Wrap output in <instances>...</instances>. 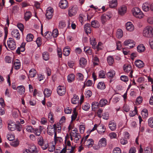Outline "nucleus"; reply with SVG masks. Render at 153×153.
I'll use <instances>...</instances> for the list:
<instances>
[{"mask_svg":"<svg viewBox=\"0 0 153 153\" xmlns=\"http://www.w3.org/2000/svg\"><path fill=\"white\" fill-rule=\"evenodd\" d=\"M11 34L13 37L16 38L17 39H20V35L18 30L17 29L13 30L11 32Z\"/></svg>","mask_w":153,"mask_h":153,"instance_id":"obj_12","label":"nucleus"},{"mask_svg":"<svg viewBox=\"0 0 153 153\" xmlns=\"http://www.w3.org/2000/svg\"><path fill=\"white\" fill-rule=\"evenodd\" d=\"M91 26L89 23H87L84 25V29L85 33L87 34L91 33Z\"/></svg>","mask_w":153,"mask_h":153,"instance_id":"obj_16","label":"nucleus"},{"mask_svg":"<svg viewBox=\"0 0 153 153\" xmlns=\"http://www.w3.org/2000/svg\"><path fill=\"white\" fill-rule=\"evenodd\" d=\"M117 5V0H110L109 1V5L111 8L116 7Z\"/></svg>","mask_w":153,"mask_h":153,"instance_id":"obj_26","label":"nucleus"},{"mask_svg":"<svg viewBox=\"0 0 153 153\" xmlns=\"http://www.w3.org/2000/svg\"><path fill=\"white\" fill-rule=\"evenodd\" d=\"M39 146L41 147L43 150L46 149L49 146L48 143L44 141L42 143V145H40Z\"/></svg>","mask_w":153,"mask_h":153,"instance_id":"obj_44","label":"nucleus"},{"mask_svg":"<svg viewBox=\"0 0 153 153\" xmlns=\"http://www.w3.org/2000/svg\"><path fill=\"white\" fill-rule=\"evenodd\" d=\"M135 42L131 39H128L126 40L124 42V44L126 46H128L130 48H133L135 45Z\"/></svg>","mask_w":153,"mask_h":153,"instance_id":"obj_9","label":"nucleus"},{"mask_svg":"<svg viewBox=\"0 0 153 153\" xmlns=\"http://www.w3.org/2000/svg\"><path fill=\"white\" fill-rule=\"evenodd\" d=\"M116 124L115 123L110 121L109 123V127L110 129L112 131H114L116 128Z\"/></svg>","mask_w":153,"mask_h":153,"instance_id":"obj_29","label":"nucleus"},{"mask_svg":"<svg viewBox=\"0 0 153 153\" xmlns=\"http://www.w3.org/2000/svg\"><path fill=\"white\" fill-rule=\"evenodd\" d=\"M53 116V115L52 113L50 112L49 113L48 115V119L50 122L51 123H53L54 121Z\"/></svg>","mask_w":153,"mask_h":153,"instance_id":"obj_43","label":"nucleus"},{"mask_svg":"<svg viewBox=\"0 0 153 153\" xmlns=\"http://www.w3.org/2000/svg\"><path fill=\"white\" fill-rule=\"evenodd\" d=\"M43 58L45 61H47L49 59V55L47 52H44L42 54Z\"/></svg>","mask_w":153,"mask_h":153,"instance_id":"obj_41","label":"nucleus"},{"mask_svg":"<svg viewBox=\"0 0 153 153\" xmlns=\"http://www.w3.org/2000/svg\"><path fill=\"white\" fill-rule=\"evenodd\" d=\"M126 30L129 31H133L134 27L132 23L131 22H128L126 25Z\"/></svg>","mask_w":153,"mask_h":153,"instance_id":"obj_17","label":"nucleus"},{"mask_svg":"<svg viewBox=\"0 0 153 153\" xmlns=\"http://www.w3.org/2000/svg\"><path fill=\"white\" fill-rule=\"evenodd\" d=\"M101 20L102 23L104 25L105 24L107 20L109 19L107 18L105 14H104L102 15L101 16Z\"/></svg>","mask_w":153,"mask_h":153,"instance_id":"obj_40","label":"nucleus"},{"mask_svg":"<svg viewBox=\"0 0 153 153\" xmlns=\"http://www.w3.org/2000/svg\"><path fill=\"white\" fill-rule=\"evenodd\" d=\"M71 49L68 46H66L64 48L63 51V54L65 56H68L70 53Z\"/></svg>","mask_w":153,"mask_h":153,"instance_id":"obj_24","label":"nucleus"},{"mask_svg":"<svg viewBox=\"0 0 153 153\" xmlns=\"http://www.w3.org/2000/svg\"><path fill=\"white\" fill-rule=\"evenodd\" d=\"M133 14L135 17L141 19L144 16V15L141 11L140 9L137 7H135L133 8L132 10Z\"/></svg>","mask_w":153,"mask_h":153,"instance_id":"obj_2","label":"nucleus"},{"mask_svg":"<svg viewBox=\"0 0 153 153\" xmlns=\"http://www.w3.org/2000/svg\"><path fill=\"white\" fill-rule=\"evenodd\" d=\"M8 129L11 131H13L15 130L16 127L15 123L10 120L8 123Z\"/></svg>","mask_w":153,"mask_h":153,"instance_id":"obj_13","label":"nucleus"},{"mask_svg":"<svg viewBox=\"0 0 153 153\" xmlns=\"http://www.w3.org/2000/svg\"><path fill=\"white\" fill-rule=\"evenodd\" d=\"M78 133L77 129L76 128H75L74 130H71V133H70V136H75L76 135L79 134Z\"/></svg>","mask_w":153,"mask_h":153,"instance_id":"obj_50","label":"nucleus"},{"mask_svg":"<svg viewBox=\"0 0 153 153\" xmlns=\"http://www.w3.org/2000/svg\"><path fill=\"white\" fill-rule=\"evenodd\" d=\"M37 72L34 68L31 69L29 71V76L30 77H34L36 75Z\"/></svg>","mask_w":153,"mask_h":153,"instance_id":"obj_32","label":"nucleus"},{"mask_svg":"<svg viewBox=\"0 0 153 153\" xmlns=\"http://www.w3.org/2000/svg\"><path fill=\"white\" fill-rule=\"evenodd\" d=\"M137 108L135 107L134 110L133 111H130L129 113V116L130 117H133L137 113Z\"/></svg>","mask_w":153,"mask_h":153,"instance_id":"obj_54","label":"nucleus"},{"mask_svg":"<svg viewBox=\"0 0 153 153\" xmlns=\"http://www.w3.org/2000/svg\"><path fill=\"white\" fill-rule=\"evenodd\" d=\"M142 8L144 11H148L149 10V4L147 2L143 3L142 5Z\"/></svg>","mask_w":153,"mask_h":153,"instance_id":"obj_31","label":"nucleus"},{"mask_svg":"<svg viewBox=\"0 0 153 153\" xmlns=\"http://www.w3.org/2000/svg\"><path fill=\"white\" fill-rule=\"evenodd\" d=\"M59 34L58 30L56 29H54L52 32V35L54 38H56Z\"/></svg>","mask_w":153,"mask_h":153,"instance_id":"obj_61","label":"nucleus"},{"mask_svg":"<svg viewBox=\"0 0 153 153\" xmlns=\"http://www.w3.org/2000/svg\"><path fill=\"white\" fill-rule=\"evenodd\" d=\"M32 14L29 11H26L25 14L24 18L26 21H28L31 17Z\"/></svg>","mask_w":153,"mask_h":153,"instance_id":"obj_42","label":"nucleus"},{"mask_svg":"<svg viewBox=\"0 0 153 153\" xmlns=\"http://www.w3.org/2000/svg\"><path fill=\"white\" fill-rule=\"evenodd\" d=\"M73 137H74V142L76 143L81 138V136L79 133L75 136H74Z\"/></svg>","mask_w":153,"mask_h":153,"instance_id":"obj_63","label":"nucleus"},{"mask_svg":"<svg viewBox=\"0 0 153 153\" xmlns=\"http://www.w3.org/2000/svg\"><path fill=\"white\" fill-rule=\"evenodd\" d=\"M59 5L61 8L65 9L68 7V3L66 0H62L59 3Z\"/></svg>","mask_w":153,"mask_h":153,"instance_id":"obj_14","label":"nucleus"},{"mask_svg":"<svg viewBox=\"0 0 153 153\" xmlns=\"http://www.w3.org/2000/svg\"><path fill=\"white\" fill-rule=\"evenodd\" d=\"M19 113H20L19 110L16 109V110H14L13 113V116L14 118L18 117L19 116Z\"/></svg>","mask_w":153,"mask_h":153,"instance_id":"obj_55","label":"nucleus"},{"mask_svg":"<svg viewBox=\"0 0 153 153\" xmlns=\"http://www.w3.org/2000/svg\"><path fill=\"white\" fill-rule=\"evenodd\" d=\"M127 7L124 5H122L118 8V13L121 16L124 15L126 12Z\"/></svg>","mask_w":153,"mask_h":153,"instance_id":"obj_11","label":"nucleus"},{"mask_svg":"<svg viewBox=\"0 0 153 153\" xmlns=\"http://www.w3.org/2000/svg\"><path fill=\"white\" fill-rule=\"evenodd\" d=\"M94 140L92 139H88L85 141V145L88 147H91L94 144Z\"/></svg>","mask_w":153,"mask_h":153,"instance_id":"obj_22","label":"nucleus"},{"mask_svg":"<svg viewBox=\"0 0 153 153\" xmlns=\"http://www.w3.org/2000/svg\"><path fill=\"white\" fill-rule=\"evenodd\" d=\"M78 10V7L76 5H74L69 8L68 14L69 16L71 17L75 15Z\"/></svg>","mask_w":153,"mask_h":153,"instance_id":"obj_4","label":"nucleus"},{"mask_svg":"<svg viewBox=\"0 0 153 153\" xmlns=\"http://www.w3.org/2000/svg\"><path fill=\"white\" fill-rule=\"evenodd\" d=\"M19 144V141L18 140H15L10 143V145L13 147H16Z\"/></svg>","mask_w":153,"mask_h":153,"instance_id":"obj_56","label":"nucleus"},{"mask_svg":"<svg viewBox=\"0 0 153 153\" xmlns=\"http://www.w3.org/2000/svg\"><path fill=\"white\" fill-rule=\"evenodd\" d=\"M137 49L138 52L141 53L145 51V48L143 44H141L138 45L137 47Z\"/></svg>","mask_w":153,"mask_h":153,"instance_id":"obj_37","label":"nucleus"},{"mask_svg":"<svg viewBox=\"0 0 153 153\" xmlns=\"http://www.w3.org/2000/svg\"><path fill=\"white\" fill-rule=\"evenodd\" d=\"M107 145V140L105 138L103 137L99 140L98 145L100 147H104Z\"/></svg>","mask_w":153,"mask_h":153,"instance_id":"obj_15","label":"nucleus"},{"mask_svg":"<svg viewBox=\"0 0 153 153\" xmlns=\"http://www.w3.org/2000/svg\"><path fill=\"white\" fill-rule=\"evenodd\" d=\"M57 91L58 94L61 96L64 95L66 92V89L65 87L59 86L57 88Z\"/></svg>","mask_w":153,"mask_h":153,"instance_id":"obj_8","label":"nucleus"},{"mask_svg":"<svg viewBox=\"0 0 153 153\" xmlns=\"http://www.w3.org/2000/svg\"><path fill=\"white\" fill-rule=\"evenodd\" d=\"M105 74V72L104 71H100L99 72L98 77L100 78H105L106 77Z\"/></svg>","mask_w":153,"mask_h":153,"instance_id":"obj_48","label":"nucleus"},{"mask_svg":"<svg viewBox=\"0 0 153 153\" xmlns=\"http://www.w3.org/2000/svg\"><path fill=\"white\" fill-rule=\"evenodd\" d=\"M90 108V105L88 103L85 102L82 105V108L85 111H88Z\"/></svg>","mask_w":153,"mask_h":153,"instance_id":"obj_45","label":"nucleus"},{"mask_svg":"<svg viewBox=\"0 0 153 153\" xmlns=\"http://www.w3.org/2000/svg\"><path fill=\"white\" fill-rule=\"evenodd\" d=\"M143 34L144 36L151 38L153 36V28L150 26H147L143 30Z\"/></svg>","mask_w":153,"mask_h":153,"instance_id":"obj_1","label":"nucleus"},{"mask_svg":"<svg viewBox=\"0 0 153 153\" xmlns=\"http://www.w3.org/2000/svg\"><path fill=\"white\" fill-rule=\"evenodd\" d=\"M18 92L20 94H24L25 91V88L24 87L23 85L18 86L17 88Z\"/></svg>","mask_w":153,"mask_h":153,"instance_id":"obj_33","label":"nucleus"},{"mask_svg":"<svg viewBox=\"0 0 153 153\" xmlns=\"http://www.w3.org/2000/svg\"><path fill=\"white\" fill-rule=\"evenodd\" d=\"M107 62L108 64L111 65L114 62V57L112 56H109L107 58Z\"/></svg>","mask_w":153,"mask_h":153,"instance_id":"obj_39","label":"nucleus"},{"mask_svg":"<svg viewBox=\"0 0 153 153\" xmlns=\"http://www.w3.org/2000/svg\"><path fill=\"white\" fill-rule=\"evenodd\" d=\"M99 106V103L97 102H93L92 103L91 107L92 109L97 108Z\"/></svg>","mask_w":153,"mask_h":153,"instance_id":"obj_53","label":"nucleus"},{"mask_svg":"<svg viewBox=\"0 0 153 153\" xmlns=\"http://www.w3.org/2000/svg\"><path fill=\"white\" fill-rule=\"evenodd\" d=\"M86 16L83 14H80L79 15V19L80 22L82 24L84 19H85Z\"/></svg>","mask_w":153,"mask_h":153,"instance_id":"obj_58","label":"nucleus"},{"mask_svg":"<svg viewBox=\"0 0 153 153\" xmlns=\"http://www.w3.org/2000/svg\"><path fill=\"white\" fill-rule=\"evenodd\" d=\"M148 124L149 126L151 128H153V118L151 117L148 120Z\"/></svg>","mask_w":153,"mask_h":153,"instance_id":"obj_60","label":"nucleus"},{"mask_svg":"<svg viewBox=\"0 0 153 153\" xmlns=\"http://www.w3.org/2000/svg\"><path fill=\"white\" fill-rule=\"evenodd\" d=\"M91 27L94 28H98L99 27V24L98 22L97 21H93L91 22Z\"/></svg>","mask_w":153,"mask_h":153,"instance_id":"obj_51","label":"nucleus"},{"mask_svg":"<svg viewBox=\"0 0 153 153\" xmlns=\"http://www.w3.org/2000/svg\"><path fill=\"white\" fill-rule=\"evenodd\" d=\"M41 132L39 130L38 128H36L34 129L33 132L34 133L36 136H38L39 137V136H41L40 135Z\"/></svg>","mask_w":153,"mask_h":153,"instance_id":"obj_57","label":"nucleus"},{"mask_svg":"<svg viewBox=\"0 0 153 153\" xmlns=\"http://www.w3.org/2000/svg\"><path fill=\"white\" fill-rule=\"evenodd\" d=\"M131 66L130 65H125L123 67V70L125 72L128 73L130 72L129 76L131 77H133V71L131 70Z\"/></svg>","mask_w":153,"mask_h":153,"instance_id":"obj_6","label":"nucleus"},{"mask_svg":"<svg viewBox=\"0 0 153 153\" xmlns=\"http://www.w3.org/2000/svg\"><path fill=\"white\" fill-rule=\"evenodd\" d=\"M106 127L103 124H99L97 129L98 133L100 135H103L106 132Z\"/></svg>","mask_w":153,"mask_h":153,"instance_id":"obj_7","label":"nucleus"},{"mask_svg":"<svg viewBox=\"0 0 153 153\" xmlns=\"http://www.w3.org/2000/svg\"><path fill=\"white\" fill-rule=\"evenodd\" d=\"M74 79L75 76L73 74L69 75L68 76V81L69 82H71L74 80Z\"/></svg>","mask_w":153,"mask_h":153,"instance_id":"obj_52","label":"nucleus"},{"mask_svg":"<svg viewBox=\"0 0 153 153\" xmlns=\"http://www.w3.org/2000/svg\"><path fill=\"white\" fill-rule=\"evenodd\" d=\"M21 66V63L19 60L17 59L14 63V67L15 69L18 70L20 69Z\"/></svg>","mask_w":153,"mask_h":153,"instance_id":"obj_28","label":"nucleus"},{"mask_svg":"<svg viewBox=\"0 0 153 153\" xmlns=\"http://www.w3.org/2000/svg\"><path fill=\"white\" fill-rule=\"evenodd\" d=\"M84 50L87 54L91 55L92 53V50L91 47L89 46L85 47Z\"/></svg>","mask_w":153,"mask_h":153,"instance_id":"obj_30","label":"nucleus"},{"mask_svg":"<svg viewBox=\"0 0 153 153\" xmlns=\"http://www.w3.org/2000/svg\"><path fill=\"white\" fill-rule=\"evenodd\" d=\"M123 32L121 29H118L116 33V36L119 38H121L123 36Z\"/></svg>","mask_w":153,"mask_h":153,"instance_id":"obj_46","label":"nucleus"},{"mask_svg":"<svg viewBox=\"0 0 153 153\" xmlns=\"http://www.w3.org/2000/svg\"><path fill=\"white\" fill-rule=\"evenodd\" d=\"M79 65L82 68L84 67L87 64V60L84 57H82L80 59Z\"/></svg>","mask_w":153,"mask_h":153,"instance_id":"obj_21","label":"nucleus"},{"mask_svg":"<svg viewBox=\"0 0 153 153\" xmlns=\"http://www.w3.org/2000/svg\"><path fill=\"white\" fill-rule=\"evenodd\" d=\"M77 115L78 113L76 111V109L75 108H74L73 110L72 114L71 116V121H73L76 119Z\"/></svg>","mask_w":153,"mask_h":153,"instance_id":"obj_34","label":"nucleus"},{"mask_svg":"<svg viewBox=\"0 0 153 153\" xmlns=\"http://www.w3.org/2000/svg\"><path fill=\"white\" fill-rule=\"evenodd\" d=\"M34 36L31 33L28 34L26 37V40L27 42H31L33 40Z\"/></svg>","mask_w":153,"mask_h":153,"instance_id":"obj_47","label":"nucleus"},{"mask_svg":"<svg viewBox=\"0 0 153 153\" xmlns=\"http://www.w3.org/2000/svg\"><path fill=\"white\" fill-rule=\"evenodd\" d=\"M134 64L136 66L139 68L143 67L144 66V64L142 61L137 59L134 62Z\"/></svg>","mask_w":153,"mask_h":153,"instance_id":"obj_18","label":"nucleus"},{"mask_svg":"<svg viewBox=\"0 0 153 153\" xmlns=\"http://www.w3.org/2000/svg\"><path fill=\"white\" fill-rule=\"evenodd\" d=\"M43 93L45 97H48L51 95L52 92L50 89L48 88H45L44 90Z\"/></svg>","mask_w":153,"mask_h":153,"instance_id":"obj_35","label":"nucleus"},{"mask_svg":"<svg viewBox=\"0 0 153 153\" xmlns=\"http://www.w3.org/2000/svg\"><path fill=\"white\" fill-rule=\"evenodd\" d=\"M141 114L143 117L144 118H147L148 116V111L146 108H144L142 110Z\"/></svg>","mask_w":153,"mask_h":153,"instance_id":"obj_38","label":"nucleus"},{"mask_svg":"<svg viewBox=\"0 0 153 153\" xmlns=\"http://www.w3.org/2000/svg\"><path fill=\"white\" fill-rule=\"evenodd\" d=\"M79 102V97L76 95H74L71 99V103L74 104H77Z\"/></svg>","mask_w":153,"mask_h":153,"instance_id":"obj_27","label":"nucleus"},{"mask_svg":"<svg viewBox=\"0 0 153 153\" xmlns=\"http://www.w3.org/2000/svg\"><path fill=\"white\" fill-rule=\"evenodd\" d=\"M115 75V71L111 70L106 74V76L109 79H112Z\"/></svg>","mask_w":153,"mask_h":153,"instance_id":"obj_23","label":"nucleus"},{"mask_svg":"<svg viewBox=\"0 0 153 153\" xmlns=\"http://www.w3.org/2000/svg\"><path fill=\"white\" fill-rule=\"evenodd\" d=\"M54 141L55 144L56 143H61L63 142L62 138L61 137L57 136V134L54 135Z\"/></svg>","mask_w":153,"mask_h":153,"instance_id":"obj_20","label":"nucleus"},{"mask_svg":"<svg viewBox=\"0 0 153 153\" xmlns=\"http://www.w3.org/2000/svg\"><path fill=\"white\" fill-rule=\"evenodd\" d=\"M25 48L23 47H18L17 50H16V53L18 54H20V52H23L25 50Z\"/></svg>","mask_w":153,"mask_h":153,"instance_id":"obj_62","label":"nucleus"},{"mask_svg":"<svg viewBox=\"0 0 153 153\" xmlns=\"http://www.w3.org/2000/svg\"><path fill=\"white\" fill-rule=\"evenodd\" d=\"M108 103V101L106 99H102L100 101L99 106L100 107H103V106L106 105Z\"/></svg>","mask_w":153,"mask_h":153,"instance_id":"obj_36","label":"nucleus"},{"mask_svg":"<svg viewBox=\"0 0 153 153\" xmlns=\"http://www.w3.org/2000/svg\"><path fill=\"white\" fill-rule=\"evenodd\" d=\"M93 64L94 65H98L99 62V59L97 56H95L93 58Z\"/></svg>","mask_w":153,"mask_h":153,"instance_id":"obj_59","label":"nucleus"},{"mask_svg":"<svg viewBox=\"0 0 153 153\" xmlns=\"http://www.w3.org/2000/svg\"><path fill=\"white\" fill-rule=\"evenodd\" d=\"M92 84V81L90 80H88L87 81L85 82L83 88H84L85 86H91Z\"/></svg>","mask_w":153,"mask_h":153,"instance_id":"obj_49","label":"nucleus"},{"mask_svg":"<svg viewBox=\"0 0 153 153\" xmlns=\"http://www.w3.org/2000/svg\"><path fill=\"white\" fill-rule=\"evenodd\" d=\"M55 125H51L47 127V134L49 135L52 136L53 135L57 134V131L55 128Z\"/></svg>","mask_w":153,"mask_h":153,"instance_id":"obj_3","label":"nucleus"},{"mask_svg":"<svg viewBox=\"0 0 153 153\" xmlns=\"http://www.w3.org/2000/svg\"><path fill=\"white\" fill-rule=\"evenodd\" d=\"M90 42L91 45H92V48L94 49H95L97 44L96 39L94 37H91L90 39Z\"/></svg>","mask_w":153,"mask_h":153,"instance_id":"obj_19","label":"nucleus"},{"mask_svg":"<svg viewBox=\"0 0 153 153\" xmlns=\"http://www.w3.org/2000/svg\"><path fill=\"white\" fill-rule=\"evenodd\" d=\"M34 129V128H33V127L30 126H27L26 127L27 131L29 132H33Z\"/></svg>","mask_w":153,"mask_h":153,"instance_id":"obj_64","label":"nucleus"},{"mask_svg":"<svg viewBox=\"0 0 153 153\" xmlns=\"http://www.w3.org/2000/svg\"><path fill=\"white\" fill-rule=\"evenodd\" d=\"M53 10L52 8H48L47 10V12L45 16L48 19H50L52 18L53 15Z\"/></svg>","mask_w":153,"mask_h":153,"instance_id":"obj_10","label":"nucleus"},{"mask_svg":"<svg viewBox=\"0 0 153 153\" xmlns=\"http://www.w3.org/2000/svg\"><path fill=\"white\" fill-rule=\"evenodd\" d=\"M97 88L99 89L103 90L105 88V85L103 81L99 82L97 85Z\"/></svg>","mask_w":153,"mask_h":153,"instance_id":"obj_25","label":"nucleus"},{"mask_svg":"<svg viewBox=\"0 0 153 153\" xmlns=\"http://www.w3.org/2000/svg\"><path fill=\"white\" fill-rule=\"evenodd\" d=\"M7 45L8 47L11 50H14L16 47V45L14 40L12 38H9L7 41Z\"/></svg>","mask_w":153,"mask_h":153,"instance_id":"obj_5","label":"nucleus"}]
</instances>
